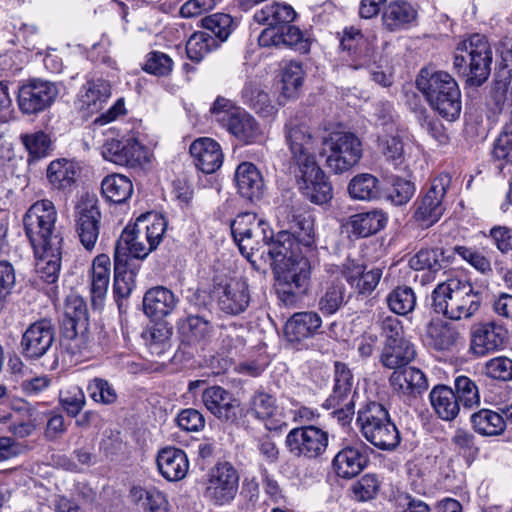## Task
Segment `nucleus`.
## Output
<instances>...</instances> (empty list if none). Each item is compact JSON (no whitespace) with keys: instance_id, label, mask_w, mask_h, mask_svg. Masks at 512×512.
<instances>
[{"instance_id":"f8f14e48","label":"nucleus","mask_w":512,"mask_h":512,"mask_svg":"<svg viewBox=\"0 0 512 512\" xmlns=\"http://www.w3.org/2000/svg\"><path fill=\"white\" fill-rule=\"evenodd\" d=\"M508 340V329L502 323L479 322L471 327L469 351L476 357H483L503 350Z\"/></svg>"},{"instance_id":"4d7b16f0","label":"nucleus","mask_w":512,"mask_h":512,"mask_svg":"<svg viewBox=\"0 0 512 512\" xmlns=\"http://www.w3.org/2000/svg\"><path fill=\"white\" fill-rule=\"evenodd\" d=\"M389 309L398 315H407L415 309L416 296L413 289L402 285L394 288L387 296Z\"/></svg>"},{"instance_id":"864d4df0","label":"nucleus","mask_w":512,"mask_h":512,"mask_svg":"<svg viewBox=\"0 0 512 512\" xmlns=\"http://www.w3.org/2000/svg\"><path fill=\"white\" fill-rule=\"evenodd\" d=\"M459 332L449 324L434 323L427 330V344L438 351L450 350L457 342Z\"/></svg>"},{"instance_id":"603ef678","label":"nucleus","mask_w":512,"mask_h":512,"mask_svg":"<svg viewBox=\"0 0 512 512\" xmlns=\"http://www.w3.org/2000/svg\"><path fill=\"white\" fill-rule=\"evenodd\" d=\"M348 192L356 200H374L380 196V182L370 173H361L350 180Z\"/></svg>"},{"instance_id":"ea45409f","label":"nucleus","mask_w":512,"mask_h":512,"mask_svg":"<svg viewBox=\"0 0 512 512\" xmlns=\"http://www.w3.org/2000/svg\"><path fill=\"white\" fill-rule=\"evenodd\" d=\"M80 167L73 160L65 158L52 161L47 168V179L53 189L70 190L76 182Z\"/></svg>"},{"instance_id":"473e14b6","label":"nucleus","mask_w":512,"mask_h":512,"mask_svg":"<svg viewBox=\"0 0 512 512\" xmlns=\"http://www.w3.org/2000/svg\"><path fill=\"white\" fill-rule=\"evenodd\" d=\"M235 181L239 194L250 201L259 200L264 195L263 177L258 168L250 162L238 165Z\"/></svg>"},{"instance_id":"6e6d98bb","label":"nucleus","mask_w":512,"mask_h":512,"mask_svg":"<svg viewBox=\"0 0 512 512\" xmlns=\"http://www.w3.org/2000/svg\"><path fill=\"white\" fill-rule=\"evenodd\" d=\"M133 500L149 512H168V501L165 495L156 488L144 489L133 487L131 489Z\"/></svg>"},{"instance_id":"5fc2aeb1","label":"nucleus","mask_w":512,"mask_h":512,"mask_svg":"<svg viewBox=\"0 0 512 512\" xmlns=\"http://www.w3.org/2000/svg\"><path fill=\"white\" fill-rule=\"evenodd\" d=\"M219 47V41L209 32L198 31L193 33L186 43L187 57L199 63L211 51Z\"/></svg>"},{"instance_id":"9d476101","label":"nucleus","mask_w":512,"mask_h":512,"mask_svg":"<svg viewBox=\"0 0 512 512\" xmlns=\"http://www.w3.org/2000/svg\"><path fill=\"white\" fill-rule=\"evenodd\" d=\"M324 145L329 151L326 165L335 174L350 170L362 157V143L351 132L333 133L325 140Z\"/></svg>"},{"instance_id":"bf43d9fd","label":"nucleus","mask_w":512,"mask_h":512,"mask_svg":"<svg viewBox=\"0 0 512 512\" xmlns=\"http://www.w3.org/2000/svg\"><path fill=\"white\" fill-rule=\"evenodd\" d=\"M288 271L284 273V285L292 288L300 293H303L308 285L310 276L309 262L305 257H300L294 262V266L290 265Z\"/></svg>"},{"instance_id":"a878e982","label":"nucleus","mask_w":512,"mask_h":512,"mask_svg":"<svg viewBox=\"0 0 512 512\" xmlns=\"http://www.w3.org/2000/svg\"><path fill=\"white\" fill-rule=\"evenodd\" d=\"M365 449L366 445L361 442L358 445H349L340 450L332 462L336 474L346 479L360 474L368 462Z\"/></svg>"},{"instance_id":"bb28decb","label":"nucleus","mask_w":512,"mask_h":512,"mask_svg":"<svg viewBox=\"0 0 512 512\" xmlns=\"http://www.w3.org/2000/svg\"><path fill=\"white\" fill-rule=\"evenodd\" d=\"M418 16L417 9L406 0H394L388 3L382 12V26L389 32L408 28Z\"/></svg>"},{"instance_id":"7ed1b4c3","label":"nucleus","mask_w":512,"mask_h":512,"mask_svg":"<svg viewBox=\"0 0 512 512\" xmlns=\"http://www.w3.org/2000/svg\"><path fill=\"white\" fill-rule=\"evenodd\" d=\"M417 88L423 93L431 108L447 121L459 118L462 104L456 80L445 71L431 72L424 68L416 79Z\"/></svg>"},{"instance_id":"ddd939ff","label":"nucleus","mask_w":512,"mask_h":512,"mask_svg":"<svg viewBox=\"0 0 512 512\" xmlns=\"http://www.w3.org/2000/svg\"><path fill=\"white\" fill-rule=\"evenodd\" d=\"M450 185L449 174H440L432 180L428 191L415 203L413 217L417 222L429 227L442 217L445 211L443 201Z\"/></svg>"},{"instance_id":"393cba45","label":"nucleus","mask_w":512,"mask_h":512,"mask_svg":"<svg viewBox=\"0 0 512 512\" xmlns=\"http://www.w3.org/2000/svg\"><path fill=\"white\" fill-rule=\"evenodd\" d=\"M190 154L195 166L205 174L214 173L223 163L220 145L211 138H198L190 145Z\"/></svg>"},{"instance_id":"3c124183","label":"nucleus","mask_w":512,"mask_h":512,"mask_svg":"<svg viewBox=\"0 0 512 512\" xmlns=\"http://www.w3.org/2000/svg\"><path fill=\"white\" fill-rule=\"evenodd\" d=\"M296 17V12L290 5L273 4L263 7L254 14V20L268 27L289 25Z\"/></svg>"},{"instance_id":"6ab92c4d","label":"nucleus","mask_w":512,"mask_h":512,"mask_svg":"<svg viewBox=\"0 0 512 512\" xmlns=\"http://www.w3.org/2000/svg\"><path fill=\"white\" fill-rule=\"evenodd\" d=\"M285 139L296 168L302 167V164L316 162L315 139L305 124L289 121L285 125Z\"/></svg>"},{"instance_id":"c85d7f7f","label":"nucleus","mask_w":512,"mask_h":512,"mask_svg":"<svg viewBox=\"0 0 512 512\" xmlns=\"http://www.w3.org/2000/svg\"><path fill=\"white\" fill-rule=\"evenodd\" d=\"M248 412L264 422L266 429L269 431L281 430L286 426L285 422L275 419L278 412L276 399L263 390H259L252 395L249 400Z\"/></svg>"},{"instance_id":"680f3d73","label":"nucleus","mask_w":512,"mask_h":512,"mask_svg":"<svg viewBox=\"0 0 512 512\" xmlns=\"http://www.w3.org/2000/svg\"><path fill=\"white\" fill-rule=\"evenodd\" d=\"M233 20L230 15L224 13H216L207 16L201 20V25L219 41V45L224 42L232 31Z\"/></svg>"},{"instance_id":"dca6fc26","label":"nucleus","mask_w":512,"mask_h":512,"mask_svg":"<svg viewBox=\"0 0 512 512\" xmlns=\"http://www.w3.org/2000/svg\"><path fill=\"white\" fill-rule=\"evenodd\" d=\"M103 157L120 166L142 168L149 162L148 151L137 139H110L102 147Z\"/></svg>"},{"instance_id":"a18cd8bd","label":"nucleus","mask_w":512,"mask_h":512,"mask_svg":"<svg viewBox=\"0 0 512 512\" xmlns=\"http://www.w3.org/2000/svg\"><path fill=\"white\" fill-rule=\"evenodd\" d=\"M473 430L482 436L494 437L506 429L503 415L499 411L483 408L470 416Z\"/></svg>"},{"instance_id":"2eb2a0df","label":"nucleus","mask_w":512,"mask_h":512,"mask_svg":"<svg viewBox=\"0 0 512 512\" xmlns=\"http://www.w3.org/2000/svg\"><path fill=\"white\" fill-rule=\"evenodd\" d=\"M294 173L299 189L310 202L323 205L332 199V185L317 162L302 164V167L296 168Z\"/></svg>"},{"instance_id":"49530a36","label":"nucleus","mask_w":512,"mask_h":512,"mask_svg":"<svg viewBox=\"0 0 512 512\" xmlns=\"http://www.w3.org/2000/svg\"><path fill=\"white\" fill-rule=\"evenodd\" d=\"M135 284V272L130 269L126 253L114 252L113 292L116 298H127Z\"/></svg>"},{"instance_id":"72a5a7b5","label":"nucleus","mask_w":512,"mask_h":512,"mask_svg":"<svg viewBox=\"0 0 512 512\" xmlns=\"http://www.w3.org/2000/svg\"><path fill=\"white\" fill-rule=\"evenodd\" d=\"M322 319L314 311L294 313L286 322L284 332L290 342H300L315 335Z\"/></svg>"},{"instance_id":"c9c22d12","label":"nucleus","mask_w":512,"mask_h":512,"mask_svg":"<svg viewBox=\"0 0 512 512\" xmlns=\"http://www.w3.org/2000/svg\"><path fill=\"white\" fill-rule=\"evenodd\" d=\"M393 370L389 383L394 392L410 395L427 389V379L420 369L407 365Z\"/></svg>"},{"instance_id":"7c9ffc66","label":"nucleus","mask_w":512,"mask_h":512,"mask_svg":"<svg viewBox=\"0 0 512 512\" xmlns=\"http://www.w3.org/2000/svg\"><path fill=\"white\" fill-rule=\"evenodd\" d=\"M111 96V85L103 78L87 80L79 92V105L88 114L98 113Z\"/></svg>"},{"instance_id":"69168bd1","label":"nucleus","mask_w":512,"mask_h":512,"mask_svg":"<svg viewBox=\"0 0 512 512\" xmlns=\"http://www.w3.org/2000/svg\"><path fill=\"white\" fill-rule=\"evenodd\" d=\"M454 385L456 397L459 403H462L465 408H470L479 403L478 387L469 377L464 375L456 377Z\"/></svg>"},{"instance_id":"79ce46f5","label":"nucleus","mask_w":512,"mask_h":512,"mask_svg":"<svg viewBox=\"0 0 512 512\" xmlns=\"http://www.w3.org/2000/svg\"><path fill=\"white\" fill-rule=\"evenodd\" d=\"M388 217L382 210H371L358 213L349 218L348 226L351 233L357 237H368L382 230L387 224Z\"/></svg>"},{"instance_id":"338daca9","label":"nucleus","mask_w":512,"mask_h":512,"mask_svg":"<svg viewBox=\"0 0 512 512\" xmlns=\"http://www.w3.org/2000/svg\"><path fill=\"white\" fill-rule=\"evenodd\" d=\"M87 392L93 401L103 405L113 404L117 400L116 390L103 378L95 377L90 380Z\"/></svg>"},{"instance_id":"f3484780","label":"nucleus","mask_w":512,"mask_h":512,"mask_svg":"<svg viewBox=\"0 0 512 512\" xmlns=\"http://www.w3.org/2000/svg\"><path fill=\"white\" fill-rule=\"evenodd\" d=\"M58 95L56 85L50 81L31 80L18 90V106L24 114H37L52 105Z\"/></svg>"},{"instance_id":"aec40b11","label":"nucleus","mask_w":512,"mask_h":512,"mask_svg":"<svg viewBox=\"0 0 512 512\" xmlns=\"http://www.w3.org/2000/svg\"><path fill=\"white\" fill-rule=\"evenodd\" d=\"M75 231L80 243L87 251H92L99 238L101 212L96 203L83 202L76 207Z\"/></svg>"},{"instance_id":"8fccbe9b","label":"nucleus","mask_w":512,"mask_h":512,"mask_svg":"<svg viewBox=\"0 0 512 512\" xmlns=\"http://www.w3.org/2000/svg\"><path fill=\"white\" fill-rule=\"evenodd\" d=\"M103 197L115 204L126 202L133 193L132 181L122 174L107 175L101 182Z\"/></svg>"},{"instance_id":"b1692460","label":"nucleus","mask_w":512,"mask_h":512,"mask_svg":"<svg viewBox=\"0 0 512 512\" xmlns=\"http://www.w3.org/2000/svg\"><path fill=\"white\" fill-rule=\"evenodd\" d=\"M341 275L358 294L369 296L378 286L382 277V269L373 268L365 271V265L355 260L347 259L341 266Z\"/></svg>"},{"instance_id":"774afa93","label":"nucleus","mask_w":512,"mask_h":512,"mask_svg":"<svg viewBox=\"0 0 512 512\" xmlns=\"http://www.w3.org/2000/svg\"><path fill=\"white\" fill-rule=\"evenodd\" d=\"M415 190V185L410 180L401 177H393L388 198L394 205L402 206L412 199Z\"/></svg>"},{"instance_id":"39448f33","label":"nucleus","mask_w":512,"mask_h":512,"mask_svg":"<svg viewBox=\"0 0 512 512\" xmlns=\"http://www.w3.org/2000/svg\"><path fill=\"white\" fill-rule=\"evenodd\" d=\"M57 211L52 201L44 199L30 206L23 218L26 236L34 253L56 250L63 238L56 230Z\"/></svg>"},{"instance_id":"f257e3e1","label":"nucleus","mask_w":512,"mask_h":512,"mask_svg":"<svg viewBox=\"0 0 512 512\" xmlns=\"http://www.w3.org/2000/svg\"><path fill=\"white\" fill-rule=\"evenodd\" d=\"M286 221L288 228L273 235L261 251L260 258L271 265L294 266L297 259L305 257L304 250L315 247L314 219L309 212L292 208L287 210Z\"/></svg>"},{"instance_id":"5701e85b","label":"nucleus","mask_w":512,"mask_h":512,"mask_svg":"<svg viewBox=\"0 0 512 512\" xmlns=\"http://www.w3.org/2000/svg\"><path fill=\"white\" fill-rule=\"evenodd\" d=\"M218 306L221 311L230 315L244 312L250 302L248 285L241 279H230L219 284L215 289Z\"/></svg>"},{"instance_id":"412c9836","label":"nucleus","mask_w":512,"mask_h":512,"mask_svg":"<svg viewBox=\"0 0 512 512\" xmlns=\"http://www.w3.org/2000/svg\"><path fill=\"white\" fill-rule=\"evenodd\" d=\"M259 45L262 47L291 48L301 54L308 53L310 42L304 38L302 31L294 25H282L279 27H267L259 38Z\"/></svg>"},{"instance_id":"2f4dec72","label":"nucleus","mask_w":512,"mask_h":512,"mask_svg":"<svg viewBox=\"0 0 512 512\" xmlns=\"http://www.w3.org/2000/svg\"><path fill=\"white\" fill-rule=\"evenodd\" d=\"M178 304V298L168 288L152 287L143 297V309L148 317L161 319L170 315Z\"/></svg>"},{"instance_id":"6e6552de","label":"nucleus","mask_w":512,"mask_h":512,"mask_svg":"<svg viewBox=\"0 0 512 512\" xmlns=\"http://www.w3.org/2000/svg\"><path fill=\"white\" fill-rule=\"evenodd\" d=\"M88 325L89 318L86 302L79 295H68L64 305L62 333L64 338L70 340L68 349L71 353H82L88 348Z\"/></svg>"},{"instance_id":"37998d69","label":"nucleus","mask_w":512,"mask_h":512,"mask_svg":"<svg viewBox=\"0 0 512 512\" xmlns=\"http://www.w3.org/2000/svg\"><path fill=\"white\" fill-rule=\"evenodd\" d=\"M111 261L108 255L99 254L93 262L90 271L91 278V298L93 304L102 301L106 296L110 283Z\"/></svg>"},{"instance_id":"09e8293b","label":"nucleus","mask_w":512,"mask_h":512,"mask_svg":"<svg viewBox=\"0 0 512 512\" xmlns=\"http://www.w3.org/2000/svg\"><path fill=\"white\" fill-rule=\"evenodd\" d=\"M62 245L56 250L45 249L44 252L34 253L37 259L36 272L40 280L48 284H55L59 278L62 258Z\"/></svg>"},{"instance_id":"4be33fe9","label":"nucleus","mask_w":512,"mask_h":512,"mask_svg":"<svg viewBox=\"0 0 512 512\" xmlns=\"http://www.w3.org/2000/svg\"><path fill=\"white\" fill-rule=\"evenodd\" d=\"M202 402L221 421L233 423L238 419L239 401L221 386L206 388L202 393Z\"/></svg>"},{"instance_id":"e2e57ef3","label":"nucleus","mask_w":512,"mask_h":512,"mask_svg":"<svg viewBox=\"0 0 512 512\" xmlns=\"http://www.w3.org/2000/svg\"><path fill=\"white\" fill-rule=\"evenodd\" d=\"M482 372L492 380L510 382L512 381V358L507 356L493 357L484 363Z\"/></svg>"},{"instance_id":"de8ad7c7","label":"nucleus","mask_w":512,"mask_h":512,"mask_svg":"<svg viewBox=\"0 0 512 512\" xmlns=\"http://www.w3.org/2000/svg\"><path fill=\"white\" fill-rule=\"evenodd\" d=\"M347 303L346 287L340 279L326 282L318 298V309L324 316L334 315Z\"/></svg>"},{"instance_id":"a19ab883","label":"nucleus","mask_w":512,"mask_h":512,"mask_svg":"<svg viewBox=\"0 0 512 512\" xmlns=\"http://www.w3.org/2000/svg\"><path fill=\"white\" fill-rule=\"evenodd\" d=\"M431 405L439 418L454 420L460 411V403L454 390L445 385L435 386L429 394Z\"/></svg>"},{"instance_id":"9b49d317","label":"nucleus","mask_w":512,"mask_h":512,"mask_svg":"<svg viewBox=\"0 0 512 512\" xmlns=\"http://www.w3.org/2000/svg\"><path fill=\"white\" fill-rule=\"evenodd\" d=\"M329 434L318 426L306 425L293 428L285 437L288 452L297 458L314 460L327 450Z\"/></svg>"},{"instance_id":"cd10ccee","label":"nucleus","mask_w":512,"mask_h":512,"mask_svg":"<svg viewBox=\"0 0 512 512\" xmlns=\"http://www.w3.org/2000/svg\"><path fill=\"white\" fill-rule=\"evenodd\" d=\"M157 467L161 475L168 481H179L185 478L189 470L186 453L176 447H165L158 452Z\"/></svg>"},{"instance_id":"20e7f679","label":"nucleus","mask_w":512,"mask_h":512,"mask_svg":"<svg viewBox=\"0 0 512 512\" xmlns=\"http://www.w3.org/2000/svg\"><path fill=\"white\" fill-rule=\"evenodd\" d=\"M167 222L164 217L156 214L142 215L137 218L134 226H127L117 241L115 252H129L136 259H144L157 248L166 231Z\"/></svg>"},{"instance_id":"052dcab7","label":"nucleus","mask_w":512,"mask_h":512,"mask_svg":"<svg viewBox=\"0 0 512 512\" xmlns=\"http://www.w3.org/2000/svg\"><path fill=\"white\" fill-rule=\"evenodd\" d=\"M21 143L33 159H40L49 154L52 142L48 134L39 130L32 133L22 134Z\"/></svg>"},{"instance_id":"f704fd0d","label":"nucleus","mask_w":512,"mask_h":512,"mask_svg":"<svg viewBox=\"0 0 512 512\" xmlns=\"http://www.w3.org/2000/svg\"><path fill=\"white\" fill-rule=\"evenodd\" d=\"M178 334L182 346L195 347L210 337L212 325L199 315H189L178 321Z\"/></svg>"},{"instance_id":"423d86ee","label":"nucleus","mask_w":512,"mask_h":512,"mask_svg":"<svg viewBox=\"0 0 512 512\" xmlns=\"http://www.w3.org/2000/svg\"><path fill=\"white\" fill-rule=\"evenodd\" d=\"M356 422L362 436L376 448L391 451L400 444V432L382 404H366L358 411Z\"/></svg>"},{"instance_id":"1a4fd4ad","label":"nucleus","mask_w":512,"mask_h":512,"mask_svg":"<svg viewBox=\"0 0 512 512\" xmlns=\"http://www.w3.org/2000/svg\"><path fill=\"white\" fill-rule=\"evenodd\" d=\"M239 480V473L230 462H218L205 476L203 495L213 505L229 504L237 495Z\"/></svg>"},{"instance_id":"a211bd4d","label":"nucleus","mask_w":512,"mask_h":512,"mask_svg":"<svg viewBox=\"0 0 512 512\" xmlns=\"http://www.w3.org/2000/svg\"><path fill=\"white\" fill-rule=\"evenodd\" d=\"M469 51L461 56L459 62L469 59L470 75L469 84L480 86L489 77L492 64V50L485 36L474 34L469 38Z\"/></svg>"},{"instance_id":"c03bdc74","label":"nucleus","mask_w":512,"mask_h":512,"mask_svg":"<svg viewBox=\"0 0 512 512\" xmlns=\"http://www.w3.org/2000/svg\"><path fill=\"white\" fill-rule=\"evenodd\" d=\"M340 45L343 50L351 52L354 56L355 69L369 66L375 62V49L364 39L360 31L345 32Z\"/></svg>"},{"instance_id":"e433bc0d","label":"nucleus","mask_w":512,"mask_h":512,"mask_svg":"<svg viewBox=\"0 0 512 512\" xmlns=\"http://www.w3.org/2000/svg\"><path fill=\"white\" fill-rule=\"evenodd\" d=\"M222 126L244 144L260 140L261 129L256 120L243 109L235 110Z\"/></svg>"},{"instance_id":"4468645a","label":"nucleus","mask_w":512,"mask_h":512,"mask_svg":"<svg viewBox=\"0 0 512 512\" xmlns=\"http://www.w3.org/2000/svg\"><path fill=\"white\" fill-rule=\"evenodd\" d=\"M55 337L56 329L50 319L37 320L31 323L22 334L20 353L27 360H38L52 349Z\"/></svg>"},{"instance_id":"0eeeda50","label":"nucleus","mask_w":512,"mask_h":512,"mask_svg":"<svg viewBox=\"0 0 512 512\" xmlns=\"http://www.w3.org/2000/svg\"><path fill=\"white\" fill-rule=\"evenodd\" d=\"M231 233L243 256L248 260L259 253L273 238L270 225L255 213L244 212L236 216L231 223Z\"/></svg>"},{"instance_id":"f03ea898","label":"nucleus","mask_w":512,"mask_h":512,"mask_svg":"<svg viewBox=\"0 0 512 512\" xmlns=\"http://www.w3.org/2000/svg\"><path fill=\"white\" fill-rule=\"evenodd\" d=\"M432 308L450 320L471 318L480 308L481 295L467 280L447 279L432 292Z\"/></svg>"},{"instance_id":"58836bf2","label":"nucleus","mask_w":512,"mask_h":512,"mask_svg":"<svg viewBox=\"0 0 512 512\" xmlns=\"http://www.w3.org/2000/svg\"><path fill=\"white\" fill-rule=\"evenodd\" d=\"M416 357V350L410 340L395 343H383L379 362L388 369H400L411 363Z\"/></svg>"},{"instance_id":"c756f323","label":"nucleus","mask_w":512,"mask_h":512,"mask_svg":"<svg viewBox=\"0 0 512 512\" xmlns=\"http://www.w3.org/2000/svg\"><path fill=\"white\" fill-rule=\"evenodd\" d=\"M356 393L354 376L345 363L334 364V385L331 394L325 400L324 407L331 409L340 406L344 401L354 400Z\"/></svg>"},{"instance_id":"13d9d810","label":"nucleus","mask_w":512,"mask_h":512,"mask_svg":"<svg viewBox=\"0 0 512 512\" xmlns=\"http://www.w3.org/2000/svg\"><path fill=\"white\" fill-rule=\"evenodd\" d=\"M242 96L257 113L268 116L274 112L275 107L269 94L260 85L247 83L242 91Z\"/></svg>"},{"instance_id":"0e129e2a","label":"nucleus","mask_w":512,"mask_h":512,"mask_svg":"<svg viewBox=\"0 0 512 512\" xmlns=\"http://www.w3.org/2000/svg\"><path fill=\"white\" fill-rule=\"evenodd\" d=\"M151 354L161 357L171 347L172 327L166 322H157L149 330Z\"/></svg>"},{"instance_id":"4c0bfd02","label":"nucleus","mask_w":512,"mask_h":512,"mask_svg":"<svg viewBox=\"0 0 512 512\" xmlns=\"http://www.w3.org/2000/svg\"><path fill=\"white\" fill-rule=\"evenodd\" d=\"M409 266L415 271H427L428 277L446 269L450 264V256L442 248H422L409 259Z\"/></svg>"}]
</instances>
